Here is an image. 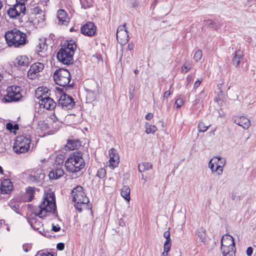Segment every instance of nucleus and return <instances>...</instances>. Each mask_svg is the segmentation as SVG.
<instances>
[{"label":"nucleus","mask_w":256,"mask_h":256,"mask_svg":"<svg viewBox=\"0 0 256 256\" xmlns=\"http://www.w3.org/2000/svg\"><path fill=\"white\" fill-rule=\"evenodd\" d=\"M49 213L56 214V206L55 196L54 193H49L45 197L38 208L32 212L35 217L30 216L27 218L28 222L34 230H38L42 226V223L36 218V216L40 218L46 217Z\"/></svg>","instance_id":"nucleus-1"},{"label":"nucleus","mask_w":256,"mask_h":256,"mask_svg":"<svg viewBox=\"0 0 256 256\" xmlns=\"http://www.w3.org/2000/svg\"><path fill=\"white\" fill-rule=\"evenodd\" d=\"M4 38L10 47L22 48L28 43L26 34L16 28L7 31Z\"/></svg>","instance_id":"nucleus-2"},{"label":"nucleus","mask_w":256,"mask_h":256,"mask_svg":"<svg viewBox=\"0 0 256 256\" xmlns=\"http://www.w3.org/2000/svg\"><path fill=\"white\" fill-rule=\"evenodd\" d=\"M76 48V45L74 41H68L67 44L62 46L57 53V58L58 61L66 65L72 64L73 56Z\"/></svg>","instance_id":"nucleus-3"},{"label":"nucleus","mask_w":256,"mask_h":256,"mask_svg":"<svg viewBox=\"0 0 256 256\" xmlns=\"http://www.w3.org/2000/svg\"><path fill=\"white\" fill-rule=\"evenodd\" d=\"M72 201L75 202L74 206L80 212L86 208L89 202V199L83 191L82 186H77L72 192Z\"/></svg>","instance_id":"nucleus-4"},{"label":"nucleus","mask_w":256,"mask_h":256,"mask_svg":"<svg viewBox=\"0 0 256 256\" xmlns=\"http://www.w3.org/2000/svg\"><path fill=\"white\" fill-rule=\"evenodd\" d=\"M32 138L28 134H22L17 136L14 146V151L18 154H24L28 152L30 149Z\"/></svg>","instance_id":"nucleus-5"},{"label":"nucleus","mask_w":256,"mask_h":256,"mask_svg":"<svg viewBox=\"0 0 256 256\" xmlns=\"http://www.w3.org/2000/svg\"><path fill=\"white\" fill-rule=\"evenodd\" d=\"M48 89L46 88L40 87L36 91V94L40 100V106H43L46 110H50L54 108L56 104L52 98L45 94L48 93Z\"/></svg>","instance_id":"nucleus-6"},{"label":"nucleus","mask_w":256,"mask_h":256,"mask_svg":"<svg viewBox=\"0 0 256 256\" xmlns=\"http://www.w3.org/2000/svg\"><path fill=\"white\" fill-rule=\"evenodd\" d=\"M220 249L223 256H235V242L233 237L229 234L224 236L221 240Z\"/></svg>","instance_id":"nucleus-7"},{"label":"nucleus","mask_w":256,"mask_h":256,"mask_svg":"<svg viewBox=\"0 0 256 256\" xmlns=\"http://www.w3.org/2000/svg\"><path fill=\"white\" fill-rule=\"evenodd\" d=\"M21 90V88L17 86H8L6 89V94L2 99V101L4 102H10L20 100L22 98Z\"/></svg>","instance_id":"nucleus-8"},{"label":"nucleus","mask_w":256,"mask_h":256,"mask_svg":"<svg viewBox=\"0 0 256 256\" xmlns=\"http://www.w3.org/2000/svg\"><path fill=\"white\" fill-rule=\"evenodd\" d=\"M70 78V74L66 69L59 68L54 74V79L56 84L61 86H68Z\"/></svg>","instance_id":"nucleus-9"},{"label":"nucleus","mask_w":256,"mask_h":256,"mask_svg":"<svg viewBox=\"0 0 256 256\" xmlns=\"http://www.w3.org/2000/svg\"><path fill=\"white\" fill-rule=\"evenodd\" d=\"M74 104L72 98L66 93L61 95L58 102V106H61L64 110H71Z\"/></svg>","instance_id":"nucleus-10"},{"label":"nucleus","mask_w":256,"mask_h":256,"mask_svg":"<svg viewBox=\"0 0 256 256\" xmlns=\"http://www.w3.org/2000/svg\"><path fill=\"white\" fill-rule=\"evenodd\" d=\"M45 178V174L42 169H37L31 171L28 176V180L32 182H42Z\"/></svg>","instance_id":"nucleus-11"},{"label":"nucleus","mask_w":256,"mask_h":256,"mask_svg":"<svg viewBox=\"0 0 256 256\" xmlns=\"http://www.w3.org/2000/svg\"><path fill=\"white\" fill-rule=\"evenodd\" d=\"M82 154L80 151H77L70 154V156L66 160L74 162L76 164L78 165L80 168H84L85 162L82 157Z\"/></svg>","instance_id":"nucleus-12"},{"label":"nucleus","mask_w":256,"mask_h":256,"mask_svg":"<svg viewBox=\"0 0 256 256\" xmlns=\"http://www.w3.org/2000/svg\"><path fill=\"white\" fill-rule=\"evenodd\" d=\"M44 68V65L41 62H36L32 64L28 72V77L33 80L38 76V74L41 72Z\"/></svg>","instance_id":"nucleus-13"},{"label":"nucleus","mask_w":256,"mask_h":256,"mask_svg":"<svg viewBox=\"0 0 256 256\" xmlns=\"http://www.w3.org/2000/svg\"><path fill=\"white\" fill-rule=\"evenodd\" d=\"M96 30V26L92 22H86L80 28L82 34L88 36H94Z\"/></svg>","instance_id":"nucleus-14"},{"label":"nucleus","mask_w":256,"mask_h":256,"mask_svg":"<svg viewBox=\"0 0 256 256\" xmlns=\"http://www.w3.org/2000/svg\"><path fill=\"white\" fill-rule=\"evenodd\" d=\"M110 165L113 168H116L119 162V156L116 150L112 148L109 150Z\"/></svg>","instance_id":"nucleus-15"},{"label":"nucleus","mask_w":256,"mask_h":256,"mask_svg":"<svg viewBox=\"0 0 256 256\" xmlns=\"http://www.w3.org/2000/svg\"><path fill=\"white\" fill-rule=\"evenodd\" d=\"M14 63L19 68L24 69L28 66L30 61L26 56H21L16 58Z\"/></svg>","instance_id":"nucleus-16"},{"label":"nucleus","mask_w":256,"mask_h":256,"mask_svg":"<svg viewBox=\"0 0 256 256\" xmlns=\"http://www.w3.org/2000/svg\"><path fill=\"white\" fill-rule=\"evenodd\" d=\"M57 18L59 24L67 25L69 22V18L66 12L62 9H60L57 12Z\"/></svg>","instance_id":"nucleus-17"},{"label":"nucleus","mask_w":256,"mask_h":256,"mask_svg":"<svg viewBox=\"0 0 256 256\" xmlns=\"http://www.w3.org/2000/svg\"><path fill=\"white\" fill-rule=\"evenodd\" d=\"M234 122L242 128H248L250 125V120L244 116H235L234 118Z\"/></svg>","instance_id":"nucleus-18"},{"label":"nucleus","mask_w":256,"mask_h":256,"mask_svg":"<svg viewBox=\"0 0 256 256\" xmlns=\"http://www.w3.org/2000/svg\"><path fill=\"white\" fill-rule=\"evenodd\" d=\"M64 172L61 167H54L49 172L48 176L50 180H58L62 177Z\"/></svg>","instance_id":"nucleus-19"},{"label":"nucleus","mask_w":256,"mask_h":256,"mask_svg":"<svg viewBox=\"0 0 256 256\" xmlns=\"http://www.w3.org/2000/svg\"><path fill=\"white\" fill-rule=\"evenodd\" d=\"M13 188V185L10 180L4 179L1 182L0 190L2 194H8L10 192Z\"/></svg>","instance_id":"nucleus-20"},{"label":"nucleus","mask_w":256,"mask_h":256,"mask_svg":"<svg viewBox=\"0 0 256 256\" xmlns=\"http://www.w3.org/2000/svg\"><path fill=\"white\" fill-rule=\"evenodd\" d=\"M244 55L243 52L238 50H236L232 58V63L236 68L239 66L240 60H242Z\"/></svg>","instance_id":"nucleus-21"},{"label":"nucleus","mask_w":256,"mask_h":256,"mask_svg":"<svg viewBox=\"0 0 256 256\" xmlns=\"http://www.w3.org/2000/svg\"><path fill=\"white\" fill-rule=\"evenodd\" d=\"M64 166L67 171L74 173L80 172L82 169L84 168H80L78 166V165L76 164L74 162H69L68 160H66L64 163Z\"/></svg>","instance_id":"nucleus-22"},{"label":"nucleus","mask_w":256,"mask_h":256,"mask_svg":"<svg viewBox=\"0 0 256 256\" xmlns=\"http://www.w3.org/2000/svg\"><path fill=\"white\" fill-rule=\"evenodd\" d=\"M116 38L120 44H124L129 40L128 30L122 32L116 33Z\"/></svg>","instance_id":"nucleus-23"},{"label":"nucleus","mask_w":256,"mask_h":256,"mask_svg":"<svg viewBox=\"0 0 256 256\" xmlns=\"http://www.w3.org/2000/svg\"><path fill=\"white\" fill-rule=\"evenodd\" d=\"M81 146V142L78 140H68L66 146L68 150H72L78 149Z\"/></svg>","instance_id":"nucleus-24"},{"label":"nucleus","mask_w":256,"mask_h":256,"mask_svg":"<svg viewBox=\"0 0 256 256\" xmlns=\"http://www.w3.org/2000/svg\"><path fill=\"white\" fill-rule=\"evenodd\" d=\"M214 158L218 160V164L216 168V170H218V175H220L223 172V167L226 164V160L221 156L216 157Z\"/></svg>","instance_id":"nucleus-25"},{"label":"nucleus","mask_w":256,"mask_h":256,"mask_svg":"<svg viewBox=\"0 0 256 256\" xmlns=\"http://www.w3.org/2000/svg\"><path fill=\"white\" fill-rule=\"evenodd\" d=\"M196 235L199 238L200 240L203 243H205L206 238V230L202 228H200L196 230Z\"/></svg>","instance_id":"nucleus-26"},{"label":"nucleus","mask_w":256,"mask_h":256,"mask_svg":"<svg viewBox=\"0 0 256 256\" xmlns=\"http://www.w3.org/2000/svg\"><path fill=\"white\" fill-rule=\"evenodd\" d=\"M130 189L128 186H124L121 190V196L127 201L130 200Z\"/></svg>","instance_id":"nucleus-27"},{"label":"nucleus","mask_w":256,"mask_h":256,"mask_svg":"<svg viewBox=\"0 0 256 256\" xmlns=\"http://www.w3.org/2000/svg\"><path fill=\"white\" fill-rule=\"evenodd\" d=\"M152 168V164L148 162H144L141 164H140L138 166V171L140 172H144L147 170H151Z\"/></svg>","instance_id":"nucleus-28"},{"label":"nucleus","mask_w":256,"mask_h":256,"mask_svg":"<svg viewBox=\"0 0 256 256\" xmlns=\"http://www.w3.org/2000/svg\"><path fill=\"white\" fill-rule=\"evenodd\" d=\"M34 188L32 187H28L26 190V200L27 202H31L34 197Z\"/></svg>","instance_id":"nucleus-29"},{"label":"nucleus","mask_w":256,"mask_h":256,"mask_svg":"<svg viewBox=\"0 0 256 256\" xmlns=\"http://www.w3.org/2000/svg\"><path fill=\"white\" fill-rule=\"evenodd\" d=\"M40 133L39 134V136L40 137H44L48 135H51L55 134L56 132V129L50 130L49 129H40Z\"/></svg>","instance_id":"nucleus-30"},{"label":"nucleus","mask_w":256,"mask_h":256,"mask_svg":"<svg viewBox=\"0 0 256 256\" xmlns=\"http://www.w3.org/2000/svg\"><path fill=\"white\" fill-rule=\"evenodd\" d=\"M14 7L16 8L19 15H20L21 13L24 14L26 10L25 4L16 2Z\"/></svg>","instance_id":"nucleus-31"},{"label":"nucleus","mask_w":256,"mask_h":256,"mask_svg":"<svg viewBox=\"0 0 256 256\" xmlns=\"http://www.w3.org/2000/svg\"><path fill=\"white\" fill-rule=\"evenodd\" d=\"M8 14L11 18H16V16H20L18 14L17 10L14 7L10 8L8 10Z\"/></svg>","instance_id":"nucleus-32"},{"label":"nucleus","mask_w":256,"mask_h":256,"mask_svg":"<svg viewBox=\"0 0 256 256\" xmlns=\"http://www.w3.org/2000/svg\"><path fill=\"white\" fill-rule=\"evenodd\" d=\"M206 25L208 27L214 29L218 28L221 24L218 22H212L210 20H208Z\"/></svg>","instance_id":"nucleus-33"},{"label":"nucleus","mask_w":256,"mask_h":256,"mask_svg":"<svg viewBox=\"0 0 256 256\" xmlns=\"http://www.w3.org/2000/svg\"><path fill=\"white\" fill-rule=\"evenodd\" d=\"M106 176V170L104 168H99L96 174V176L100 178H104Z\"/></svg>","instance_id":"nucleus-34"},{"label":"nucleus","mask_w":256,"mask_h":256,"mask_svg":"<svg viewBox=\"0 0 256 256\" xmlns=\"http://www.w3.org/2000/svg\"><path fill=\"white\" fill-rule=\"evenodd\" d=\"M64 162V158H63V156H56L54 165H56L55 167H61L62 166V165Z\"/></svg>","instance_id":"nucleus-35"},{"label":"nucleus","mask_w":256,"mask_h":256,"mask_svg":"<svg viewBox=\"0 0 256 256\" xmlns=\"http://www.w3.org/2000/svg\"><path fill=\"white\" fill-rule=\"evenodd\" d=\"M202 56V51L200 50H198L194 53V59L196 62H198L201 59Z\"/></svg>","instance_id":"nucleus-36"},{"label":"nucleus","mask_w":256,"mask_h":256,"mask_svg":"<svg viewBox=\"0 0 256 256\" xmlns=\"http://www.w3.org/2000/svg\"><path fill=\"white\" fill-rule=\"evenodd\" d=\"M191 68V65L188 63H185L182 67V71L183 73H186Z\"/></svg>","instance_id":"nucleus-37"},{"label":"nucleus","mask_w":256,"mask_h":256,"mask_svg":"<svg viewBox=\"0 0 256 256\" xmlns=\"http://www.w3.org/2000/svg\"><path fill=\"white\" fill-rule=\"evenodd\" d=\"M171 246V240H166L164 243V250L166 252H169L170 250Z\"/></svg>","instance_id":"nucleus-38"},{"label":"nucleus","mask_w":256,"mask_h":256,"mask_svg":"<svg viewBox=\"0 0 256 256\" xmlns=\"http://www.w3.org/2000/svg\"><path fill=\"white\" fill-rule=\"evenodd\" d=\"M54 256V254H51L48 252H44L42 250L38 252L36 256Z\"/></svg>","instance_id":"nucleus-39"},{"label":"nucleus","mask_w":256,"mask_h":256,"mask_svg":"<svg viewBox=\"0 0 256 256\" xmlns=\"http://www.w3.org/2000/svg\"><path fill=\"white\" fill-rule=\"evenodd\" d=\"M216 159L212 158L209 162L208 166L211 170L212 172H216L218 173V170H216V168H214V163L213 162V160H215Z\"/></svg>","instance_id":"nucleus-40"},{"label":"nucleus","mask_w":256,"mask_h":256,"mask_svg":"<svg viewBox=\"0 0 256 256\" xmlns=\"http://www.w3.org/2000/svg\"><path fill=\"white\" fill-rule=\"evenodd\" d=\"M95 93L94 91L89 90L87 91L86 97L89 98L90 100H94L95 99Z\"/></svg>","instance_id":"nucleus-41"},{"label":"nucleus","mask_w":256,"mask_h":256,"mask_svg":"<svg viewBox=\"0 0 256 256\" xmlns=\"http://www.w3.org/2000/svg\"><path fill=\"white\" fill-rule=\"evenodd\" d=\"M126 24H124L123 25L120 26L117 29L116 33L122 32H124L127 31V29L126 28Z\"/></svg>","instance_id":"nucleus-42"},{"label":"nucleus","mask_w":256,"mask_h":256,"mask_svg":"<svg viewBox=\"0 0 256 256\" xmlns=\"http://www.w3.org/2000/svg\"><path fill=\"white\" fill-rule=\"evenodd\" d=\"M183 104V100L181 98H178L176 100L174 104L177 108H180L182 106Z\"/></svg>","instance_id":"nucleus-43"},{"label":"nucleus","mask_w":256,"mask_h":256,"mask_svg":"<svg viewBox=\"0 0 256 256\" xmlns=\"http://www.w3.org/2000/svg\"><path fill=\"white\" fill-rule=\"evenodd\" d=\"M31 248V245L28 244H25L22 246V248L25 252H28Z\"/></svg>","instance_id":"nucleus-44"},{"label":"nucleus","mask_w":256,"mask_h":256,"mask_svg":"<svg viewBox=\"0 0 256 256\" xmlns=\"http://www.w3.org/2000/svg\"><path fill=\"white\" fill-rule=\"evenodd\" d=\"M164 236L166 238V240H171L170 238V232L168 230L167 231H166L164 234Z\"/></svg>","instance_id":"nucleus-45"},{"label":"nucleus","mask_w":256,"mask_h":256,"mask_svg":"<svg viewBox=\"0 0 256 256\" xmlns=\"http://www.w3.org/2000/svg\"><path fill=\"white\" fill-rule=\"evenodd\" d=\"M56 248L60 250H62L64 248V244L62 242H60L57 244Z\"/></svg>","instance_id":"nucleus-46"},{"label":"nucleus","mask_w":256,"mask_h":256,"mask_svg":"<svg viewBox=\"0 0 256 256\" xmlns=\"http://www.w3.org/2000/svg\"><path fill=\"white\" fill-rule=\"evenodd\" d=\"M246 252L248 256H251L253 252V248L251 246L248 247Z\"/></svg>","instance_id":"nucleus-47"},{"label":"nucleus","mask_w":256,"mask_h":256,"mask_svg":"<svg viewBox=\"0 0 256 256\" xmlns=\"http://www.w3.org/2000/svg\"><path fill=\"white\" fill-rule=\"evenodd\" d=\"M33 10L35 13L38 14H41L42 12V10H40L39 6L34 7Z\"/></svg>","instance_id":"nucleus-48"},{"label":"nucleus","mask_w":256,"mask_h":256,"mask_svg":"<svg viewBox=\"0 0 256 256\" xmlns=\"http://www.w3.org/2000/svg\"><path fill=\"white\" fill-rule=\"evenodd\" d=\"M60 228L59 226L58 225L55 226L54 224H52V230H53L55 232H57L60 231Z\"/></svg>","instance_id":"nucleus-49"},{"label":"nucleus","mask_w":256,"mask_h":256,"mask_svg":"<svg viewBox=\"0 0 256 256\" xmlns=\"http://www.w3.org/2000/svg\"><path fill=\"white\" fill-rule=\"evenodd\" d=\"M210 126H206L203 122H200L198 126V128H208Z\"/></svg>","instance_id":"nucleus-50"},{"label":"nucleus","mask_w":256,"mask_h":256,"mask_svg":"<svg viewBox=\"0 0 256 256\" xmlns=\"http://www.w3.org/2000/svg\"><path fill=\"white\" fill-rule=\"evenodd\" d=\"M202 82V80H197L195 82V83H194V88H198L200 86V84H201Z\"/></svg>","instance_id":"nucleus-51"},{"label":"nucleus","mask_w":256,"mask_h":256,"mask_svg":"<svg viewBox=\"0 0 256 256\" xmlns=\"http://www.w3.org/2000/svg\"><path fill=\"white\" fill-rule=\"evenodd\" d=\"M153 118V114L152 113H148L145 116V118L147 120H150Z\"/></svg>","instance_id":"nucleus-52"},{"label":"nucleus","mask_w":256,"mask_h":256,"mask_svg":"<svg viewBox=\"0 0 256 256\" xmlns=\"http://www.w3.org/2000/svg\"><path fill=\"white\" fill-rule=\"evenodd\" d=\"M170 90L166 91L164 94V98H168V96L170 95Z\"/></svg>","instance_id":"nucleus-53"},{"label":"nucleus","mask_w":256,"mask_h":256,"mask_svg":"<svg viewBox=\"0 0 256 256\" xmlns=\"http://www.w3.org/2000/svg\"><path fill=\"white\" fill-rule=\"evenodd\" d=\"M145 132L147 134L150 133L154 134L156 132V130H154V129H146Z\"/></svg>","instance_id":"nucleus-54"},{"label":"nucleus","mask_w":256,"mask_h":256,"mask_svg":"<svg viewBox=\"0 0 256 256\" xmlns=\"http://www.w3.org/2000/svg\"><path fill=\"white\" fill-rule=\"evenodd\" d=\"M28 0H16V2L25 4V2Z\"/></svg>","instance_id":"nucleus-55"},{"label":"nucleus","mask_w":256,"mask_h":256,"mask_svg":"<svg viewBox=\"0 0 256 256\" xmlns=\"http://www.w3.org/2000/svg\"><path fill=\"white\" fill-rule=\"evenodd\" d=\"M119 225L122 226H125V223L122 219H120V220Z\"/></svg>","instance_id":"nucleus-56"},{"label":"nucleus","mask_w":256,"mask_h":256,"mask_svg":"<svg viewBox=\"0 0 256 256\" xmlns=\"http://www.w3.org/2000/svg\"><path fill=\"white\" fill-rule=\"evenodd\" d=\"M13 124L11 122H8L6 124V128H12Z\"/></svg>","instance_id":"nucleus-57"},{"label":"nucleus","mask_w":256,"mask_h":256,"mask_svg":"<svg viewBox=\"0 0 256 256\" xmlns=\"http://www.w3.org/2000/svg\"><path fill=\"white\" fill-rule=\"evenodd\" d=\"M168 252H167V251L166 252V251H164V252L162 254V256H168Z\"/></svg>","instance_id":"nucleus-58"},{"label":"nucleus","mask_w":256,"mask_h":256,"mask_svg":"<svg viewBox=\"0 0 256 256\" xmlns=\"http://www.w3.org/2000/svg\"><path fill=\"white\" fill-rule=\"evenodd\" d=\"M128 47L130 50H131L133 49V45L132 44L131 45L130 44H128Z\"/></svg>","instance_id":"nucleus-59"},{"label":"nucleus","mask_w":256,"mask_h":256,"mask_svg":"<svg viewBox=\"0 0 256 256\" xmlns=\"http://www.w3.org/2000/svg\"><path fill=\"white\" fill-rule=\"evenodd\" d=\"M8 130H10V132H14L16 134V130H18V129H12V128H10V129H8Z\"/></svg>","instance_id":"nucleus-60"},{"label":"nucleus","mask_w":256,"mask_h":256,"mask_svg":"<svg viewBox=\"0 0 256 256\" xmlns=\"http://www.w3.org/2000/svg\"><path fill=\"white\" fill-rule=\"evenodd\" d=\"M18 204L14 206V208H13V209H14V210H16L17 209H18Z\"/></svg>","instance_id":"nucleus-61"},{"label":"nucleus","mask_w":256,"mask_h":256,"mask_svg":"<svg viewBox=\"0 0 256 256\" xmlns=\"http://www.w3.org/2000/svg\"><path fill=\"white\" fill-rule=\"evenodd\" d=\"M207 130H208L207 128L204 129V130H203L202 129H198V132H204L206 131Z\"/></svg>","instance_id":"nucleus-62"},{"label":"nucleus","mask_w":256,"mask_h":256,"mask_svg":"<svg viewBox=\"0 0 256 256\" xmlns=\"http://www.w3.org/2000/svg\"><path fill=\"white\" fill-rule=\"evenodd\" d=\"M12 128H19V126L18 124H14L13 125Z\"/></svg>","instance_id":"nucleus-63"},{"label":"nucleus","mask_w":256,"mask_h":256,"mask_svg":"<svg viewBox=\"0 0 256 256\" xmlns=\"http://www.w3.org/2000/svg\"><path fill=\"white\" fill-rule=\"evenodd\" d=\"M142 178L144 180V182L146 181V177L144 178V175L143 174H142Z\"/></svg>","instance_id":"nucleus-64"}]
</instances>
